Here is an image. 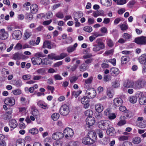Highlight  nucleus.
<instances>
[{"label": "nucleus", "mask_w": 146, "mask_h": 146, "mask_svg": "<svg viewBox=\"0 0 146 146\" xmlns=\"http://www.w3.org/2000/svg\"><path fill=\"white\" fill-rule=\"evenodd\" d=\"M64 135L61 132H56L53 133L52 136V139L54 140H58L62 139Z\"/></svg>", "instance_id": "obj_9"}, {"label": "nucleus", "mask_w": 146, "mask_h": 146, "mask_svg": "<svg viewBox=\"0 0 146 146\" xmlns=\"http://www.w3.org/2000/svg\"><path fill=\"white\" fill-rule=\"evenodd\" d=\"M2 116L5 120L10 119L11 118V116L6 112L3 115H2Z\"/></svg>", "instance_id": "obj_51"}, {"label": "nucleus", "mask_w": 146, "mask_h": 146, "mask_svg": "<svg viewBox=\"0 0 146 146\" xmlns=\"http://www.w3.org/2000/svg\"><path fill=\"white\" fill-rule=\"evenodd\" d=\"M129 100L131 103L134 104L137 101V97L134 96H131L129 97Z\"/></svg>", "instance_id": "obj_39"}, {"label": "nucleus", "mask_w": 146, "mask_h": 146, "mask_svg": "<svg viewBox=\"0 0 146 146\" xmlns=\"http://www.w3.org/2000/svg\"><path fill=\"white\" fill-rule=\"evenodd\" d=\"M123 37L125 40H127L131 38V36L127 33H124L123 35Z\"/></svg>", "instance_id": "obj_48"}, {"label": "nucleus", "mask_w": 146, "mask_h": 146, "mask_svg": "<svg viewBox=\"0 0 146 146\" xmlns=\"http://www.w3.org/2000/svg\"><path fill=\"white\" fill-rule=\"evenodd\" d=\"M24 55L21 53L17 52L15 53L13 55V59L16 60H20L23 58Z\"/></svg>", "instance_id": "obj_18"}, {"label": "nucleus", "mask_w": 146, "mask_h": 146, "mask_svg": "<svg viewBox=\"0 0 146 146\" xmlns=\"http://www.w3.org/2000/svg\"><path fill=\"white\" fill-rule=\"evenodd\" d=\"M126 121L125 120H121L117 123V125L119 126H121L125 124Z\"/></svg>", "instance_id": "obj_60"}, {"label": "nucleus", "mask_w": 146, "mask_h": 146, "mask_svg": "<svg viewBox=\"0 0 146 146\" xmlns=\"http://www.w3.org/2000/svg\"><path fill=\"white\" fill-rule=\"evenodd\" d=\"M141 141V138L138 137H137L133 138L132 142L135 144H138Z\"/></svg>", "instance_id": "obj_35"}, {"label": "nucleus", "mask_w": 146, "mask_h": 146, "mask_svg": "<svg viewBox=\"0 0 146 146\" xmlns=\"http://www.w3.org/2000/svg\"><path fill=\"white\" fill-rule=\"evenodd\" d=\"M95 122L94 118L92 117H88L86 119V123L88 127H90Z\"/></svg>", "instance_id": "obj_12"}, {"label": "nucleus", "mask_w": 146, "mask_h": 146, "mask_svg": "<svg viewBox=\"0 0 146 146\" xmlns=\"http://www.w3.org/2000/svg\"><path fill=\"white\" fill-rule=\"evenodd\" d=\"M33 64L34 65L46 64L47 63L44 61L45 60H42L40 58H36L35 57H33L31 59Z\"/></svg>", "instance_id": "obj_5"}, {"label": "nucleus", "mask_w": 146, "mask_h": 146, "mask_svg": "<svg viewBox=\"0 0 146 146\" xmlns=\"http://www.w3.org/2000/svg\"><path fill=\"white\" fill-rule=\"evenodd\" d=\"M48 59L51 60L55 59V60H58V56L56 55L55 54L52 53L49 54L48 56Z\"/></svg>", "instance_id": "obj_38"}, {"label": "nucleus", "mask_w": 146, "mask_h": 146, "mask_svg": "<svg viewBox=\"0 0 146 146\" xmlns=\"http://www.w3.org/2000/svg\"><path fill=\"white\" fill-rule=\"evenodd\" d=\"M101 2L102 5L107 7L111 5V0H101Z\"/></svg>", "instance_id": "obj_27"}, {"label": "nucleus", "mask_w": 146, "mask_h": 146, "mask_svg": "<svg viewBox=\"0 0 146 146\" xmlns=\"http://www.w3.org/2000/svg\"><path fill=\"white\" fill-rule=\"evenodd\" d=\"M74 15H75L74 17L78 18H80L83 15L82 13L81 12H75L74 13Z\"/></svg>", "instance_id": "obj_45"}, {"label": "nucleus", "mask_w": 146, "mask_h": 146, "mask_svg": "<svg viewBox=\"0 0 146 146\" xmlns=\"http://www.w3.org/2000/svg\"><path fill=\"white\" fill-rule=\"evenodd\" d=\"M82 92L81 91H74L72 92V95L75 96V98L77 97Z\"/></svg>", "instance_id": "obj_55"}, {"label": "nucleus", "mask_w": 146, "mask_h": 146, "mask_svg": "<svg viewBox=\"0 0 146 146\" xmlns=\"http://www.w3.org/2000/svg\"><path fill=\"white\" fill-rule=\"evenodd\" d=\"M6 46L5 44L0 43V53L3 52L6 49Z\"/></svg>", "instance_id": "obj_40"}, {"label": "nucleus", "mask_w": 146, "mask_h": 146, "mask_svg": "<svg viewBox=\"0 0 146 146\" xmlns=\"http://www.w3.org/2000/svg\"><path fill=\"white\" fill-rule=\"evenodd\" d=\"M119 85V83L117 80H115L112 83V86L115 88L118 87Z\"/></svg>", "instance_id": "obj_46"}, {"label": "nucleus", "mask_w": 146, "mask_h": 146, "mask_svg": "<svg viewBox=\"0 0 146 146\" xmlns=\"http://www.w3.org/2000/svg\"><path fill=\"white\" fill-rule=\"evenodd\" d=\"M134 42L139 44H146V37L142 36L135 38L134 40Z\"/></svg>", "instance_id": "obj_8"}, {"label": "nucleus", "mask_w": 146, "mask_h": 146, "mask_svg": "<svg viewBox=\"0 0 146 146\" xmlns=\"http://www.w3.org/2000/svg\"><path fill=\"white\" fill-rule=\"evenodd\" d=\"M9 125L11 128L14 129L17 127L18 124L15 119H12L9 121Z\"/></svg>", "instance_id": "obj_17"}, {"label": "nucleus", "mask_w": 146, "mask_h": 146, "mask_svg": "<svg viewBox=\"0 0 146 146\" xmlns=\"http://www.w3.org/2000/svg\"><path fill=\"white\" fill-rule=\"evenodd\" d=\"M85 114L88 117H92V115L93 114V112L92 110H88L85 111Z\"/></svg>", "instance_id": "obj_47"}, {"label": "nucleus", "mask_w": 146, "mask_h": 146, "mask_svg": "<svg viewBox=\"0 0 146 146\" xmlns=\"http://www.w3.org/2000/svg\"><path fill=\"white\" fill-rule=\"evenodd\" d=\"M93 78L92 76H91L88 79L85 80V82L86 84H91Z\"/></svg>", "instance_id": "obj_58"}, {"label": "nucleus", "mask_w": 146, "mask_h": 146, "mask_svg": "<svg viewBox=\"0 0 146 146\" xmlns=\"http://www.w3.org/2000/svg\"><path fill=\"white\" fill-rule=\"evenodd\" d=\"M110 72L111 74L113 76H115L118 75L119 73V69L115 67L111 68Z\"/></svg>", "instance_id": "obj_21"}, {"label": "nucleus", "mask_w": 146, "mask_h": 146, "mask_svg": "<svg viewBox=\"0 0 146 146\" xmlns=\"http://www.w3.org/2000/svg\"><path fill=\"white\" fill-rule=\"evenodd\" d=\"M31 114L36 117L38 115L39 112L37 109H35L31 111Z\"/></svg>", "instance_id": "obj_52"}, {"label": "nucleus", "mask_w": 146, "mask_h": 146, "mask_svg": "<svg viewBox=\"0 0 146 146\" xmlns=\"http://www.w3.org/2000/svg\"><path fill=\"white\" fill-rule=\"evenodd\" d=\"M29 132L32 134L35 135L38 133V130L37 129L34 128L30 129Z\"/></svg>", "instance_id": "obj_37"}, {"label": "nucleus", "mask_w": 146, "mask_h": 146, "mask_svg": "<svg viewBox=\"0 0 146 146\" xmlns=\"http://www.w3.org/2000/svg\"><path fill=\"white\" fill-rule=\"evenodd\" d=\"M12 82L14 85L17 87H20L22 85V82L20 80H13L12 81Z\"/></svg>", "instance_id": "obj_34"}, {"label": "nucleus", "mask_w": 146, "mask_h": 146, "mask_svg": "<svg viewBox=\"0 0 146 146\" xmlns=\"http://www.w3.org/2000/svg\"><path fill=\"white\" fill-rule=\"evenodd\" d=\"M146 83L145 80L143 79H138L134 82L133 88L134 89H139L142 88Z\"/></svg>", "instance_id": "obj_1"}, {"label": "nucleus", "mask_w": 146, "mask_h": 146, "mask_svg": "<svg viewBox=\"0 0 146 146\" xmlns=\"http://www.w3.org/2000/svg\"><path fill=\"white\" fill-rule=\"evenodd\" d=\"M103 80L104 82H108L111 80V76L108 75H105Z\"/></svg>", "instance_id": "obj_53"}, {"label": "nucleus", "mask_w": 146, "mask_h": 146, "mask_svg": "<svg viewBox=\"0 0 146 146\" xmlns=\"http://www.w3.org/2000/svg\"><path fill=\"white\" fill-rule=\"evenodd\" d=\"M95 109L96 111L98 112H101L104 109V106L102 104L100 103H98L96 104L95 106Z\"/></svg>", "instance_id": "obj_20"}, {"label": "nucleus", "mask_w": 146, "mask_h": 146, "mask_svg": "<svg viewBox=\"0 0 146 146\" xmlns=\"http://www.w3.org/2000/svg\"><path fill=\"white\" fill-rule=\"evenodd\" d=\"M134 82L131 80H128L125 81L123 83V86L125 88H133Z\"/></svg>", "instance_id": "obj_15"}, {"label": "nucleus", "mask_w": 146, "mask_h": 146, "mask_svg": "<svg viewBox=\"0 0 146 146\" xmlns=\"http://www.w3.org/2000/svg\"><path fill=\"white\" fill-rule=\"evenodd\" d=\"M86 94L88 98H94L96 94V91L93 88H89L86 91Z\"/></svg>", "instance_id": "obj_3"}, {"label": "nucleus", "mask_w": 146, "mask_h": 146, "mask_svg": "<svg viewBox=\"0 0 146 146\" xmlns=\"http://www.w3.org/2000/svg\"><path fill=\"white\" fill-rule=\"evenodd\" d=\"M137 125L141 128H144L146 127V121H143L137 122Z\"/></svg>", "instance_id": "obj_28"}, {"label": "nucleus", "mask_w": 146, "mask_h": 146, "mask_svg": "<svg viewBox=\"0 0 146 146\" xmlns=\"http://www.w3.org/2000/svg\"><path fill=\"white\" fill-rule=\"evenodd\" d=\"M25 141L22 139H19L16 142V146H25Z\"/></svg>", "instance_id": "obj_33"}, {"label": "nucleus", "mask_w": 146, "mask_h": 146, "mask_svg": "<svg viewBox=\"0 0 146 146\" xmlns=\"http://www.w3.org/2000/svg\"><path fill=\"white\" fill-rule=\"evenodd\" d=\"M35 57L36 58H40V57H43L45 56L43 53L40 52L36 53L35 54Z\"/></svg>", "instance_id": "obj_54"}, {"label": "nucleus", "mask_w": 146, "mask_h": 146, "mask_svg": "<svg viewBox=\"0 0 146 146\" xmlns=\"http://www.w3.org/2000/svg\"><path fill=\"white\" fill-rule=\"evenodd\" d=\"M104 14V11L102 10L96 11L93 13V15L95 17H96L98 16H103Z\"/></svg>", "instance_id": "obj_23"}, {"label": "nucleus", "mask_w": 146, "mask_h": 146, "mask_svg": "<svg viewBox=\"0 0 146 146\" xmlns=\"http://www.w3.org/2000/svg\"><path fill=\"white\" fill-rule=\"evenodd\" d=\"M31 13L33 14L36 13L38 10V6L36 4L32 5L30 7Z\"/></svg>", "instance_id": "obj_22"}, {"label": "nucleus", "mask_w": 146, "mask_h": 146, "mask_svg": "<svg viewBox=\"0 0 146 146\" xmlns=\"http://www.w3.org/2000/svg\"><path fill=\"white\" fill-rule=\"evenodd\" d=\"M111 87H109L107 88V94L110 98H112L113 95V93L111 91Z\"/></svg>", "instance_id": "obj_36"}, {"label": "nucleus", "mask_w": 146, "mask_h": 146, "mask_svg": "<svg viewBox=\"0 0 146 146\" xmlns=\"http://www.w3.org/2000/svg\"><path fill=\"white\" fill-rule=\"evenodd\" d=\"M22 34L21 32L19 30L14 31L12 34L13 38L15 39L18 40L21 37Z\"/></svg>", "instance_id": "obj_11"}, {"label": "nucleus", "mask_w": 146, "mask_h": 146, "mask_svg": "<svg viewBox=\"0 0 146 146\" xmlns=\"http://www.w3.org/2000/svg\"><path fill=\"white\" fill-rule=\"evenodd\" d=\"M106 131V133L110 136H112L114 135L115 133V129L113 127L108 128Z\"/></svg>", "instance_id": "obj_25"}, {"label": "nucleus", "mask_w": 146, "mask_h": 146, "mask_svg": "<svg viewBox=\"0 0 146 146\" xmlns=\"http://www.w3.org/2000/svg\"><path fill=\"white\" fill-rule=\"evenodd\" d=\"M97 45L99 47L101 50L104 49L105 46L104 44L100 39H97L96 40Z\"/></svg>", "instance_id": "obj_26"}, {"label": "nucleus", "mask_w": 146, "mask_h": 146, "mask_svg": "<svg viewBox=\"0 0 146 146\" xmlns=\"http://www.w3.org/2000/svg\"><path fill=\"white\" fill-rule=\"evenodd\" d=\"M13 93L15 95H18L21 94V90L19 89L13 90L12 91Z\"/></svg>", "instance_id": "obj_43"}, {"label": "nucleus", "mask_w": 146, "mask_h": 146, "mask_svg": "<svg viewBox=\"0 0 146 146\" xmlns=\"http://www.w3.org/2000/svg\"><path fill=\"white\" fill-rule=\"evenodd\" d=\"M50 42L48 41H45L44 42L42 47L43 48H45L47 47L48 48H51L50 46Z\"/></svg>", "instance_id": "obj_41"}, {"label": "nucleus", "mask_w": 146, "mask_h": 146, "mask_svg": "<svg viewBox=\"0 0 146 146\" xmlns=\"http://www.w3.org/2000/svg\"><path fill=\"white\" fill-rule=\"evenodd\" d=\"M88 136L93 143L95 142L96 138V135L95 132L93 131H91L88 133Z\"/></svg>", "instance_id": "obj_14"}, {"label": "nucleus", "mask_w": 146, "mask_h": 146, "mask_svg": "<svg viewBox=\"0 0 146 146\" xmlns=\"http://www.w3.org/2000/svg\"><path fill=\"white\" fill-rule=\"evenodd\" d=\"M88 68V65L84 63L79 66V68L80 71L83 72L86 70Z\"/></svg>", "instance_id": "obj_29"}, {"label": "nucleus", "mask_w": 146, "mask_h": 146, "mask_svg": "<svg viewBox=\"0 0 146 146\" xmlns=\"http://www.w3.org/2000/svg\"><path fill=\"white\" fill-rule=\"evenodd\" d=\"M22 48H23V46L20 43H17L14 48L15 49L17 50H20Z\"/></svg>", "instance_id": "obj_59"}, {"label": "nucleus", "mask_w": 146, "mask_h": 146, "mask_svg": "<svg viewBox=\"0 0 146 146\" xmlns=\"http://www.w3.org/2000/svg\"><path fill=\"white\" fill-rule=\"evenodd\" d=\"M139 62L141 64H144L146 62V54H144L140 56L138 58Z\"/></svg>", "instance_id": "obj_24"}, {"label": "nucleus", "mask_w": 146, "mask_h": 146, "mask_svg": "<svg viewBox=\"0 0 146 146\" xmlns=\"http://www.w3.org/2000/svg\"><path fill=\"white\" fill-rule=\"evenodd\" d=\"M64 135H65V137L68 139H70L74 134L73 130L69 127L66 128L64 131Z\"/></svg>", "instance_id": "obj_4"}, {"label": "nucleus", "mask_w": 146, "mask_h": 146, "mask_svg": "<svg viewBox=\"0 0 146 146\" xmlns=\"http://www.w3.org/2000/svg\"><path fill=\"white\" fill-rule=\"evenodd\" d=\"M84 30L88 33H90L92 31V29L91 27L87 26L84 28Z\"/></svg>", "instance_id": "obj_50"}, {"label": "nucleus", "mask_w": 146, "mask_h": 146, "mask_svg": "<svg viewBox=\"0 0 146 146\" xmlns=\"http://www.w3.org/2000/svg\"><path fill=\"white\" fill-rule=\"evenodd\" d=\"M59 114L57 113H55L53 114L52 116V119L54 121H56L57 120L59 117Z\"/></svg>", "instance_id": "obj_42"}, {"label": "nucleus", "mask_w": 146, "mask_h": 146, "mask_svg": "<svg viewBox=\"0 0 146 146\" xmlns=\"http://www.w3.org/2000/svg\"><path fill=\"white\" fill-rule=\"evenodd\" d=\"M51 139L50 138H46L44 140V144L45 146H50V145L47 142H51Z\"/></svg>", "instance_id": "obj_49"}, {"label": "nucleus", "mask_w": 146, "mask_h": 146, "mask_svg": "<svg viewBox=\"0 0 146 146\" xmlns=\"http://www.w3.org/2000/svg\"><path fill=\"white\" fill-rule=\"evenodd\" d=\"M31 35V32H28L27 30H26L25 32L24 35V37L26 39L29 38Z\"/></svg>", "instance_id": "obj_57"}, {"label": "nucleus", "mask_w": 146, "mask_h": 146, "mask_svg": "<svg viewBox=\"0 0 146 146\" xmlns=\"http://www.w3.org/2000/svg\"><path fill=\"white\" fill-rule=\"evenodd\" d=\"M60 112L62 115H68L69 112L68 106L66 104L62 105L60 108Z\"/></svg>", "instance_id": "obj_6"}, {"label": "nucleus", "mask_w": 146, "mask_h": 146, "mask_svg": "<svg viewBox=\"0 0 146 146\" xmlns=\"http://www.w3.org/2000/svg\"><path fill=\"white\" fill-rule=\"evenodd\" d=\"M139 103L141 105L146 104V99L143 98L139 100Z\"/></svg>", "instance_id": "obj_61"}, {"label": "nucleus", "mask_w": 146, "mask_h": 146, "mask_svg": "<svg viewBox=\"0 0 146 146\" xmlns=\"http://www.w3.org/2000/svg\"><path fill=\"white\" fill-rule=\"evenodd\" d=\"M36 72L39 74L44 75L46 72V70L44 68H40L37 70Z\"/></svg>", "instance_id": "obj_44"}, {"label": "nucleus", "mask_w": 146, "mask_h": 146, "mask_svg": "<svg viewBox=\"0 0 146 146\" xmlns=\"http://www.w3.org/2000/svg\"><path fill=\"white\" fill-rule=\"evenodd\" d=\"M8 34L5 31L4 29H2L0 31V38L2 40H5L8 37Z\"/></svg>", "instance_id": "obj_13"}, {"label": "nucleus", "mask_w": 146, "mask_h": 146, "mask_svg": "<svg viewBox=\"0 0 146 146\" xmlns=\"http://www.w3.org/2000/svg\"><path fill=\"white\" fill-rule=\"evenodd\" d=\"M109 119H113L115 118L116 116L115 113H110L108 116Z\"/></svg>", "instance_id": "obj_63"}, {"label": "nucleus", "mask_w": 146, "mask_h": 146, "mask_svg": "<svg viewBox=\"0 0 146 146\" xmlns=\"http://www.w3.org/2000/svg\"><path fill=\"white\" fill-rule=\"evenodd\" d=\"M94 47L93 48V50L94 52H98L101 50L100 48L97 44L94 45Z\"/></svg>", "instance_id": "obj_62"}, {"label": "nucleus", "mask_w": 146, "mask_h": 146, "mask_svg": "<svg viewBox=\"0 0 146 146\" xmlns=\"http://www.w3.org/2000/svg\"><path fill=\"white\" fill-rule=\"evenodd\" d=\"M122 103V100L121 98H117L113 100V105L116 107L120 106Z\"/></svg>", "instance_id": "obj_16"}, {"label": "nucleus", "mask_w": 146, "mask_h": 146, "mask_svg": "<svg viewBox=\"0 0 146 146\" xmlns=\"http://www.w3.org/2000/svg\"><path fill=\"white\" fill-rule=\"evenodd\" d=\"M4 102L5 104L9 106H13L15 103V98L12 97L7 98Z\"/></svg>", "instance_id": "obj_7"}, {"label": "nucleus", "mask_w": 146, "mask_h": 146, "mask_svg": "<svg viewBox=\"0 0 146 146\" xmlns=\"http://www.w3.org/2000/svg\"><path fill=\"white\" fill-rule=\"evenodd\" d=\"M77 44L75 43L73 46H69L67 48V51L68 52H72L75 50L77 46Z\"/></svg>", "instance_id": "obj_32"}, {"label": "nucleus", "mask_w": 146, "mask_h": 146, "mask_svg": "<svg viewBox=\"0 0 146 146\" xmlns=\"http://www.w3.org/2000/svg\"><path fill=\"white\" fill-rule=\"evenodd\" d=\"M82 142L85 145L91 144L93 143L88 136L87 137H85L83 138Z\"/></svg>", "instance_id": "obj_19"}, {"label": "nucleus", "mask_w": 146, "mask_h": 146, "mask_svg": "<svg viewBox=\"0 0 146 146\" xmlns=\"http://www.w3.org/2000/svg\"><path fill=\"white\" fill-rule=\"evenodd\" d=\"M89 99L87 96H84L81 98V102L82 104H84V107L85 109L88 108L89 107Z\"/></svg>", "instance_id": "obj_10"}, {"label": "nucleus", "mask_w": 146, "mask_h": 146, "mask_svg": "<svg viewBox=\"0 0 146 146\" xmlns=\"http://www.w3.org/2000/svg\"><path fill=\"white\" fill-rule=\"evenodd\" d=\"M129 57L128 56H123L121 58V63L123 64H125L129 60Z\"/></svg>", "instance_id": "obj_30"}, {"label": "nucleus", "mask_w": 146, "mask_h": 146, "mask_svg": "<svg viewBox=\"0 0 146 146\" xmlns=\"http://www.w3.org/2000/svg\"><path fill=\"white\" fill-rule=\"evenodd\" d=\"M99 127L103 130H106L110 127L109 121L108 120H102L98 123Z\"/></svg>", "instance_id": "obj_2"}, {"label": "nucleus", "mask_w": 146, "mask_h": 146, "mask_svg": "<svg viewBox=\"0 0 146 146\" xmlns=\"http://www.w3.org/2000/svg\"><path fill=\"white\" fill-rule=\"evenodd\" d=\"M62 143L60 141H57L54 143L53 146H62Z\"/></svg>", "instance_id": "obj_64"}, {"label": "nucleus", "mask_w": 146, "mask_h": 146, "mask_svg": "<svg viewBox=\"0 0 146 146\" xmlns=\"http://www.w3.org/2000/svg\"><path fill=\"white\" fill-rule=\"evenodd\" d=\"M68 55L66 53H62L60 55L58 56V60L62 59L67 56Z\"/></svg>", "instance_id": "obj_56"}, {"label": "nucleus", "mask_w": 146, "mask_h": 146, "mask_svg": "<svg viewBox=\"0 0 146 146\" xmlns=\"http://www.w3.org/2000/svg\"><path fill=\"white\" fill-rule=\"evenodd\" d=\"M145 95V93L143 92H139L137 94V97L139 98V100L143 98L146 99Z\"/></svg>", "instance_id": "obj_31"}]
</instances>
